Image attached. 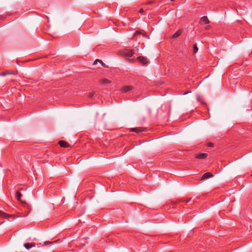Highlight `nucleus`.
<instances>
[{
  "label": "nucleus",
  "mask_w": 252,
  "mask_h": 252,
  "mask_svg": "<svg viewBox=\"0 0 252 252\" xmlns=\"http://www.w3.org/2000/svg\"><path fill=\"white\" fill-rule=\"evenodd\" d=\"M0 217L5 218L8 220L11 221L15 219V216L9 215L0 211Z\"/></svg>",
  "instance_id": "1"
},
{
  "label": "nucleus",
  "mask_w": 252,
  "mask_h": 252,
  "mask_svg": "<svg viewBox=\"0 0 252 252\" xmlns=\"http://www.w3.org/2000/svg\"><path fill=\"white\" fill-rule=\"evenodd\" d=\"M146 128H144L142 127H138L135 128H131L130 129V131L131 132H135L136 133L142 132L143 131H146Z\"/></svg>",
  "instance_id": "2"
},
{
  "label": "nucleus",
  "mask_w": 252,
  "mask_h": 252,
  "mask_svg": "<svg viewBox=\"0 0 252 252\" xmlns=\"http://www.w3.org/2000/svg\"><path fill=\"white\" fill-rule=\"evenodd\" d=\"M124 54L128 57H131L133 56L134 52L132 49H125L123 51Z\"/></svg>",
  "instance_id": "3"
},
{
  "label": "nucleus",
  "mask_w": 252,
  "mask_h": 252,
  "mask_svg": "<svg viewBox=\"0 0 252 252\" xmlns=\"http://www.w3.org/2000/svg\"><path fill=\"white\" fill-rule=\"evenodd\" d=\"M137 60L140 62L143 65H146L149 63L148 59L142 56L138 57Z\"/></svg>",
  "instance_id": "4"
},
{
  "label": "nucleus",
  "mask_w": 252,
  "mask_h": 252,
  "mask_svg": "<svg viewBox=\"0 0 252 252\" xmlns=\"http://www.w3.org/2000/svg\"><path fill=\"white\" fill-rule=\"evenodd\" d=\"M210 21L207 16H203L201 18L199 23L200 25L207 24L209 23Z\"/></svg>",
  "instance_id": "5"
},
{
  "label": "nucleus",
  "mask_w": 252,
  "mask_h": 252,
  "mask_svg": "<svg viewBox=\"0 0 252 252\" xmlns=\"http://www.w3.org/2000/svg\"><path fill=\"white\" fill-rule=\"evenodd\" d=\"M133 87L132 86H125L122 88V91L124 93L127 92L132 90Z\"/></svg>",
  "instance_id": "6"
},
{
  "label": "nucleus",
  "mask_w": 252,
  "mask_h": 252,
  "mask_svg": "<svg viewBox=\"0 0 252 252\" xmlns=\"http://www.w3.org/2000/svg\"><path fill=\"white\" fill-rule=\"evenodd\" d=\"M59 144L61 147L68 148L69 147V145L66 141L63 140H61L59 142Z\"/></svg>",
  "instance_id": "7"
},
{
  "label": "nucleus",
  "mask_w": 252,
  "mask_h": 252,
  "mask_svg": "<svg viewBox=\"0 0 252 252\" xmlns=\"http://www.w3.org/2000/svg\"><path fill=\"white\" fill-rule=\"evenodd\" d=\"M22 196V194L19 191H17L16 193V199L21 202V203L23 204H25V205H27V203H26L25 201H22L21 200V197Z\"/></svg>",
  "instance_id": "8"
},
{
  "label": "nucleus",
  "mask_w": 252,
  "mask_h": 252,
  "mask_svg": "<svg viewBox=\"0 0 252 252\" xmlns=\"http://www.w3.org/2000/svg\"><path fill=\"white\" fill-rule=\"evenodd\" d=\"M208 156L206 153H201L195 156V158L199 159H205Z\"/></svg>",
  "instance_id": "9"
},
{
  "label": "nucleus",
  "mask_w": 252,
  "mask_h": 252,
  "mask_svg": "<svg viewBox=\"0 0 252 252\" xmlns=\"http://www.w3.org/2000/svg\"><path fill=\"white\" fill-rule=\"evenodd\" d=\"M212 177H213V174L212 173H211L210 172H207V173H204L202 175V176L201 177V179L202 180L207 179H208Z\"/></svg>",
  "instance_id": "10"
},
{
  "label": "nucleus",
  "mask_w": 252,
  "mask_h": 252,
  "mask_svg": "<svg viewBox=\"0 0 252 252\" xmlns=\"http://www.w3.org/2000/svg\"><path fill=\"white\" fill-rule=\"evenodd\" d=\"M191 200V198H189L188 200H186L184 198L181 199H179L176 202H173V204H175L176 203H178L186 201V203L189 202Z\"/></svg>",
  "instance_id": "11"
},
{
  "label": "nucleus",
  "mask_w": 252,
  "mask_h": 252,
  "mask_svg": "<svg viewBox=\"0 0 252 252\" xmlns=\"http://www.w3.org/2000/svg\"><path fill=\"white\" fill-rule=\"evenodd\" d=\"M182 32V30H178L177 32H176L175 33H174L172 35L173 38H176L177 37L179 36Z\"/></svg>",
  "instance_id": "12"
},
{
  "label": "nucleus",
  "mask_w": 252,
  "mask_h": 252,
  "mask_svg": "<svg viewBox=\"0 0 252 252\" xmlns=\"http://www.w3.org/2000/svg\"><path fill=\"white\" fill-rule=\"evenodd\" d=\"M110 83H111V81L106 78L102 79L101 80V83L102 84H108Z\"/></svg>",
  "instance_id": "13"
},
{
  "label": "nucleus",
  "mask_w": 252,
  "mask_h": 252,
  "mask_svg": "<svg viewBox=\"0 0 252 252\" xmlns=\"http://www.w3.org/2000/svg\"><path fill=\"white\" fill-rule=\"evenodd\" d=\"M34 246V245H32L31 244L29 243H26V244L24 245L25 247L27 249H28V250H29V249H30V248H32V247L33 246Z\"/></svg>",
  "instance_id": "14"
},
{
  "label": "nucleus",
  "mask_w": 252,
  "mask_h": 252,
  "mask_svg": "<svg viewBox=\"0 0 252 252\" xmlns=\"http://www.w3.org/2000/svg\"><path fill=\"white\" fill-rule=\"evenodd\" d=\"M198 51V48L197 46V44L195 43L193 46V51L194 53H197Z\"/></svg>",
  "instance_id": "15"
},
{
  "label": "nucleus",
  "mask_w": 252,
  "mask_h": 252,
  "mask_svg": "<svg viewBox=\"0 0 252 252\" xmlns=\"http://www.w3.org/2000/svg\"><path fill=\"white\" fill-rule=\"evenodd\" d=\"M97 62L100 63L103 66H104V63L101 60H99L98 59H96V60H95L94 64H96Z\"/></svg>",
  "instance_id": "16"
},
{
  "label": "nucleus",
  "mask_w": 252,
  "mask_h": 252,
  "mask_svg": "<svg viewBox=\"0 0 252 252\" xmlns=\"http://www.w3.org/2000/svg\"><path fill=\"white\" fill-rule=\"evenodd\" d=\"M94 92H91L89 94V97L92 98L94 96Z\"/></svg>",
  "instance_id": "17"
},
{
  "label": "nucleus",
  "mask_w": 252,
  "mask_h": 252,
  "mask_svg": "<svg viewBox=\"0 0 252 252\" xmlns=\"http://www.w3.org/2000/svg\"><path fill=\"white\" fill-rule=\"evenodd\" d=\"M208 146L210 147H214V144L211 142H209L208 143Z\"/></svg>",
  "instance_id": "18"
},
{
  "label": "nucleus",
  "mask_w": 252,
  "mask_h": 252,
  "mask_svg": "<svg viewBox=\"0 0 252 252\" xmlns=\"http://www.w3.org/2000/svg\"><path fill=\"white\" fill-rule=\"evenodd\" d=\"M5 19V16L4 15H0V20H3Z\"/></svg>",
  "instance_id": "19"
},
{
  "label": "nucleus",
  "mask_w": 252,
  "mask_h": 252,
  "mask_svg": "<svg viewBox=\"0 0 252 252\" xmlns=\"http://www.w3.org/2000/svg\"><path fill=\"white\" fill-rule=\"evenodd\" d=\"M9 74V72H3V73H1L0 74V75H2V76H4L6 74Z\"/></svg>",
  "instance_id": "20"
},
{
  "label": "nucleus",
  "mask_w": 252,
  "mask_h": 252,
  "mask_svg": "<svg viewBox=\"0 0 252 252\" xmlns=\"http://www.w3.org/2000/svg\"><path fill=\"white\" fill-rule=\"evenodd\" d=\"M51 242H49V241H46L44 243V245L45 246H47L48 245V244H50Z\"/></svg>",
  "instance_id": "21"
},
{
  "label": "nucleus",
  "mask_w": 252,
  "mask_h": 252,
  "mask_svg": "<svg viewBox=\"0 0 252 252\" xmlns=\"http://www.w3.org/2000/svg\"><path fill=\"white\" fill-rule=\"evenodd\" d=\"M210 28H211V27H210V26H207L205 28V30H208L210 29Z\"/></svg>",
  "instance_id": "22"
},
{
  "label": "nucleus",
  "mask_w": 252,
  "mask_h": 252,
  "mask_svg": "<svg viewBox=\"0 0 252 252\" xmlns=\"http://www.w3.org/2000/svg\"><path fill=\"white\" fill-rule=\"evenodd\" d=\"M139 12L141 13H142L144 12V9L143 8H141L140 10H139Z\"/></svg>",
  "instance_id": "23"
},
{
  "label": "nucleus",
  "mask_w": 252,
  "mask_h": 252,
  "mask_svg": "<svg viewBox=\"0 0 252 252\" xmlns=\"http://www.w3.org/2000/svg\"><path fill=\"white\" fill-rule=\"evenodd\" d=\"M140 32H138V31H136V32H135V34H140Z\"/></svg>",
  "instance_id": "24"
},
{
  "label": "nucleus",
  "mask_w": 252,
  "mask_h": 252,
  "mask_svg": "<svg viewBox=\"0 0 252 252\" xmlns=\"http://www.w3.org/2000/svg\"><path fill=\"white\" fill-rule=\"evenodd\" d=\"M190 92H186V93H184V94H187L188 93H189Z\"/></svg>",
  "instance_id": "25"
}]
</instances>
